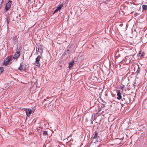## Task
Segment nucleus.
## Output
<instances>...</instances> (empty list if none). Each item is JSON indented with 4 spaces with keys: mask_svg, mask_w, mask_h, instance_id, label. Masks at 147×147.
Here are the masks:
<instances>
[{
    "mask_svg": "<svg viewBox=\"0 0 147 147\" xmlns=\"http://www.w3.org/2000/svg\"><path fill=\"white\" fill-rule=\"evenodd\" d=\"M100 138L99 136H98V133L96 131L95 132L94 135L93 137V140L92 141V142L95 143L96 141L98 142L100 141Z\"/></svg>",
    "mask_w": 147,
    "mask_h": 147,
    "instance_id": "1",
    "label": "nucleus"
},
{
    "mask_svg": "<svg viewBox=\"0 0 147 147\" xmlns=\"http://www.w3.org/2000/svg\"><path fill=\"white\" fill-rule=\"evenodd\" d=\"M41 56H40V55H38L36 58V61L34 63L35 65L38 67H40V64L41 63V62L40 61Z\"/></svg>",
    "mask_w": 147,
    "mask_h": 147,
    "instance_id": "2",
    "label": "nucleus"
},
{
    "mask_svg": "<svg viewBox=\"0 0 147 147\" xmlns=\"http://www.w3.org/2000/svg\"><path fill=\"white\" fill-rule=\"evenodd\" d=\"M12 4V1L9 0L8 2L7 3L6 5H5V7L4 9L5 11H6L9 10Z\"/></svg>",
    "mask_w": 147,
    "mask_h": 147,
    "instance_id": "3",
    "label": "nucleus"
},
{
    "mask_svg": "<svg viewBox=\"0 0 147 147\" xmlns=\"http://www.w3.org/2000/svg\"><path fill=\"white\" fill-rule=\"evenodd\" d=\"M121 100L124 104L125 103L126 104H128L130 102V99L127 96H124V98H122Z\"/></svg>",
    "mask_w": 147,
    "mask_h": 147,
    "instance_id": "4",
    "label": "nucleus"
},
{
    "mask_svg": "<svg viewBox=\"0 0 147 147\" xmlns=\"http://www.w3.org/2000/svg\"><path fill=\"white\" fill-rule=\"evenodd\" d=\"M24 110L26 111L27 117H29L32 112V110L29 108H24Z\"/></svg>",
    "mask_w": 147,
    "mask_h": 147,
    "instance_id": "5",
    "label": "nucleus"
},
{
    "mask_svg": "<svg viewBox=\"0 0 147 147\" xmlns=\"http://www.w3.org/2000/svg\"><path fill=\"white\" fill-rule=\"evenodd\" d=\"M13 20V21H16L18 22V21L20 19V18H19L17 15L16 14H15L12 16Z\"/></svg>",
    "mask_w": 147,
    "mask_h": 147,
    "instance_id": "6",
    "label": "nucleus"
},
{
    "mask_svg": "<svg viewBox=\"0 0 147 147\" xmlns=\"http://www.w3.org/2000/svg\"><path fill=\"white\" fill-rule=\"evenodd\" d=\"M38 51L40 53V56H42V54L43 52L42 49H41L40 48H37V47H36V53L37 54H38Z\"/></svg>",
    "mask_w": 147,
    "mask_h": 147,
    "instance_id": "7",
    "label": "nucleus"
},
{
    "mask_svg": "<svg viewBox=\"0 0 147 147\" xmlns=\"http://www.w3.org/2000/svg\"><path fill=\"white\" fill-rule=\"evenodd\" d=\"M10 60V58L9 57H7V58H6L4 61V64L5 65H7L9 63Z\"/></svg>",
    "mask_w": 147,
    "mask_h": 147,
    "instance_id": "8",
    "label": "nucleus"
},
{
    "mask_svg": "<svg viewBox=\"0 0 147 147\" xmlns=\"http://www.w3.org/2000/svg\"><path fill=\"white\" fill-rule=\"evenodd\" d=\"M25 67L24 65H22V64H20V67H19V70L21 71H24L25 69Z\"/></svg>",
    "mask_w": 147,
    "mask_h": 147,
    "instance_id": "9",
    "label": "nucleus"
},
{
    "mask_svg": "<svg viewBox=\"0 0 147 147\" xmlns=\"http://www.w3.org/2000/svg\"><path fill=\"white\" fill-rule=\"evenodd\" d=\"M20 52L17 51L14 54L13 58L14 59H16L20 56Z\"/></svg>",
    "mask_w": 147,
    "mask_h": 147,
    "instance_id": "10",
    "label": "nucleus"
},
{
    "mask_svg": "<svg viewBox=\"0 0 147 147\" xmlns=\"http://www.w3.org/2000/svg\"><path fill=\"white\" fill-rule=\"evenodd\" d=\"M117 99H118L120 100L122 98L121 95V94L119 90H118L117 92Z\"/></svg>",
    "mask_w": 147,
    "mask_h": 147,
    "instance_id": "11",
    "label": "nucleus"
},
{
    "mask_svg": "<svg viewBox=\"0 0 147 147\" xmlns=\"http://www.w3.org/2000/svg\"><path fill=\"white\" fill-rule=\"evenodd\" d=\"M74 63V61H72L71 62L69 63L68 67L69 69H70L72 66L73 65Z\"/></svg>",
    "mask_w": 147,
    "mask_h": 147,
    "instance_id": "12",
    "label": "nucleus"
},
{
    "mask_svg": "<svg viewBox=\"0 0 147 147\" xmlns=\"http://www.w3.org/2000/svg\"><path fill=\"white\" fill-rule=\"evenodd\" d=\"M63 4H61V5H59L58 7H57L58 9H59V11H60V10L61 9L62 7H63Z\"/></svg>",
    "mask_w": 147,
    "mask_h": 147,
    "instance_id": "13",
    "label": "nucleus"
},
{
    "mask_svg": "<svg viewBox=\"0 0 147 147\" xmlns=\"http://www.w3.org/2000/svg\"><path fill=\"white\" fill-rule=\"evenodd\" d=\"M143 10H147V5H143L142 6Z\"/></svg>",
    "mask_w": 147,
    "mask_h": 147,
    "instance_id": "14",
    "label": "nucleus"
},
{
    "mask_svg": "<svg viewBox=\"0 0 147 147\" xmlns=\"http://www.w3.org/2000/svg\"><path fill=\"white\" fill-rule=\"evenodd\" d=\"M4 70V68L3 67H0V75Z\"/></svg>",
    "mask_w": 147,
    "mask_h": 147,
    "instance_id": "15",
    "label": "nucleus"
},
{
    "mask_svg": "<svg viewBox=\"0 0 147 147\" xmlns=\"http://www.w3.org/2000/svg\"><path fill=\"white\" fill-rule=\"evenodd\" d=\"M13 40L14 42H16L17 41V36L16 35L14 36Z\"/></svg>",
    "mask_w": 147,
    "mask_h": 147,
    "instance_id": "16",
    "label": "nucleus"
},
{
    "mask_svg": "<svg viewBox=\"0 0 147 147\" xmlns=\"http://www.w3.org/2000/svg\"><path fill=\"white\" fill-rule=\"evenodd\" d=\"M69 53V49H67L64 53V55H67Z\"/></svg>",
    "mask_w": 147,
    "mask_h": 147,
    "instance_id": "17",
    "label": "nucleus"
},
{
    "mask_svg": "<svg viewBox=\"0 0 147 147\" xmlns=\"http://www.w3.org/2000/svg\"><path fill=\"white\" fill-rule=\"evenodd\" d=\"M101 111V109H100L99 110H98V112L97 113H95V114H94V116H96L98 114L99 115V113Z\"/></svg>",
    "mask_w": 147,
    "mask_h": 147,
    "instance_id": "18",
    "label": "nucleus"
},
{
    "mask_svg": "<svg viewBox=\"0 0 147 147\" xmlns=\"http://www.w3.org/2000/svg\"><path fill=\"white\" fill-rule=\"evenodd\" d=\"M124 88L125 87L124 85H122V86H121V88L122 90H124Z\"/></svg>",
    "mask_w": 147,
    "mask_h": 147,
    "instance_id": "19",
    "label": "nucleus"
},
{
    "mask_svg": "<svg viewBox=\"0 0 147 147\" xmlns=\"http://www.w3.org/2000/svg\"><path fill=\"white\" fill-rule=\"evenodd\" d=\"M58 11H59V9H57V8L54 11L53 14H54V13H56V12H57Z\"/></svg>",
    "mask_w": 147,
    "mask_h": 147,
    "instance_id": "20",
    "label": "nucleus"
},
{
    "mask_svg": "<svg viewBox=\"0 0 147 147\" xmlns=\"http://www.w3.org/2000/svg\"><path fill=\"white\" fill-rule=\"evenodd\" d=\"M43 134L44 135H47V132L46 131H45L43 132Z\"/></svg>",
    "mask_w": 147,
    "mask_h": 147,
    "instance_id": "21",
    "label": "nucleus"
},
{
    "mask_svg": "<svg viewBox=\"0 0 147 147\" xmlns=\"http://www.w3.org/2000/svg\"><path fill=\"white\" fill-rule=\"evenodd\" d=\"M6 20H7V24H8L9 22V18L7 17V19H6Z\"/></svg>",
    "mask_w": 147,
    "mask_h": 147,
    "instance_id": "22",
    "label": "nucleus"
},
{
    "mask_svg": "<svg viewBox=\"0 0 147 147\" xmlns=\"http://www.w3.org/2000/svg\"><path fill=\"white\" fill-rule=\"evenodd\" d=\"M104 113V111H102L101 113H100V112L99 113V115H101V114H102L103 115V113Z\"/></svg>",
    "mask_w": 147,
    "mask_h": 147,
    "instance_id": "23",
    "label": "nucleus"
},
{
    "mask_svg": "<svg viewBox=\"0 0 147 147\" xmlns=\"http://www.w3.org/2000/svg\"><path fill=\"white\" fill-rule=\"evenodd\" d=\"M1 3H0V8L1 7V4L3 3V0H1Z\"/></svg>",
    "mask_w": 147,
    "mask_h": 147,
    "instance_id": "24",
    "label": "nucleus"
},
{
    "mask_svg": "<svg viewBox=\"0 0 147 147\" xmlns=\"http://www.w3.org/2000/svg\"><path fill=\"white\" fill-rule=\"evenodd\" d=\"M140 68H138V70L137 71V73H139V71H140Z\"/></svg>",
    "mask_w": 147,
    "mask_h": 147,
    "instance_id": "25",
    "label": "nucleus"
},
{
    "mask_svg": "<svg viewBox=\"0 0 147 147\" xmlns=\"http://www.w3.org/2000/svg\"><path fill=\"white\" fill-rule=\"evenodd\" d=\"M105 1H109L110 0H105Z\"/></svg>",
    "mask_w": 147,
    "mask_h": 147,
    "instance_id": "26",
    "label": "nucleus"
},
{
    "mask_svg": "<svg viewBox=\"0 0 147 147\" xmlns=\"http://www.w3.org/2000/svg\"><path fill=\"white\" fill-rule=\"evenodd\" d=\"M140 55L141 56H142L143 55L142 54H141Z\"/></svg>",
    "mask_w": 147,
    "mask_h": 147,
    "instance_id": "27",
    "label": "nucleus"
},
{
    "mask_svg": "<svg viewBox=\"0 0 147 147\" xmlns=\"http://www.w3.org/2000/svg\"><path fill=\"white\" fill-rule=\"evenodd\" d=\"M49 97H47V99H49Z\"/></svg>",
    "mask_w": 147,
    "mask_h": 147,
    "instance_id": "28",
    "label": "nucleus"
},
{
    "mask_svg": "<svg viewBox=\"0 0 147 147\" xmlns=\"http://www.w3.org/2000/svg\"><path fill=\"white\" fill-rule=\"evenodd\" d=\"M45 100H46V99H45L44 100V101H45Z\"/></svg>",
    "mask_w": 147,
    "mask_h": 147,
    "instance_id": "29",
    "label": "nucleus"
},
{
    "mask_svg": "<svg viewBox=\"0 0 147 147\" xmlns=\"http://www.w3.org/2000/svg\"><path fill=\"white\" fill-rule=\"evenodd\" d=\"M91 123H92V122H91Z\"/></svg>",
    "mask_w": 147,
    "mask_h": 147,
    "instance_id": "30",
    "label": "nucleus"
},
{
    "mask_svg": "<svg viewBox=\"0 0 147 147\" xmlns=\"http://www.w3.org/2000/svg\"><path fill=\"white\" fill-rule=\"evenodd\" d=\"M146 36H147V34L146 35Z\"/></svg>",
    "mask_w": 147,
    "mask_h": 147,
    "instance_id": "31",
    "label": "nucleus"
}]
</instances>
